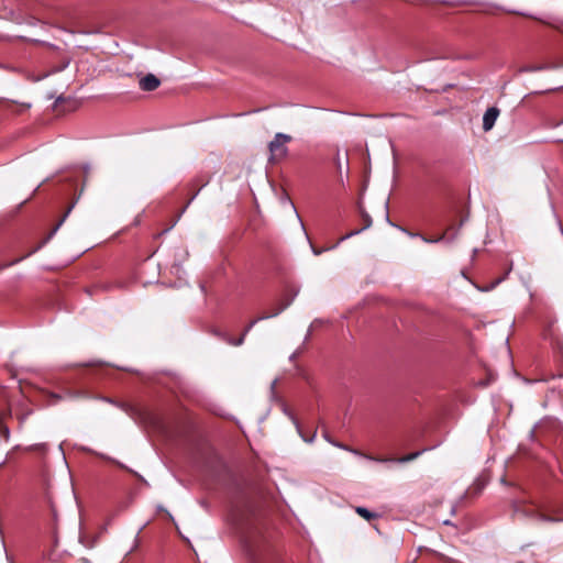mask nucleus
Returning <instances> with one entry per match:
<instances>
[{"label": "nucleus", "instance_id": "obj_1", "mask_svg": "<svg viewBox=\"0 0 563 563\" xmlns=\"http://www.w3.org/2000/svg\"><path fill=\"white\" fill-rule=\"evenodd\" d=\"M292 137L289 134L276 133L273 140L268 143L271 164H277L285 159L288 155L287 144L291 142Z\"/></svg>", "mask_w": 563, "mask_h": 563}, {"label": "nucleus", "instance_id": "obj_2", "mask_svg": "<svg viewBox=\"0 0 563 563\" xmlns=\"http://www.w3.org/2000/svg\"><path fill=\"white\" fill-rule=\"evenodd\" d=\"M288 306V303H285V305H282L279 308H277L273 313H269V314H265V316H262L255 320H253L247 327L246 329L244 330L243 334L240 336V338H236V340H230L229 343L232 344V345H235V346H239L241 344H243L244 342V338L246 335V333L261 320H265V319H268V318H272V317H276L278 316L286 307Z\"/></svg>", "mask_w": 563, "mask_h": 563}, {"label": "nucleus", "instance_id": "obj_3", "mask_svg": "<svg viewBox=\"0 0 563 563\" xmlns=\"http://www.w3.org/2000/svg\"><path fill=\"white\" fill-rule=\"evenodd\" d=\"M517 512L522 515L523 517L536 518L538 520L545 521V522H555V521H560L561 520L559 518H554V517L544 515V514H542V512H540L538 510L530 509V508H527V507L518 508Z\"/></svg>", "mask_w": 563, "mask_h": 563}, {"label": "nucleus", "instance_id": "obj_4", "mask_svg": "<svg viewBox=\"0 0 563 563\" xmlns=\"http://www.w3.org/2000/svg\"><path fill=\"white\" fill-rule=\"evenodd\" d=\"M499 115V109L496 107L488 108L483 115V129L489 131L495 125V122Z\"/></svg>", "mask_w": 563, "mask_h": 563}, {"label": "nucleus", "instance_id": "obj_5", "mask_svg": "<svg viewBox=\"0 0 563 563\" xmlns=\"http://www.w3.org/2000/svg\"><path fill=\"white\" fill-rule=\"evenodd\" d=\"M159 84L161 81L155 75L147 74L140 80V88L144 91H153L158 88Z\"/></svg>", "mask_w": 563, "mask_h": 563}, {"label": "nucleus", "instance_id": "obj_6", "mask_svg": "<svg viewBox=\"0 0 563 563\" xmlns=\"http://www.w3.org/2000/svg\"><path fill=\"white\" fill-rule=\"evenodd\" d=\"M78 201V198L68 207V209L66 210L65 214L63 216V218L57 222V224L53 228V230L49 232V234L47 235V238L33 251H37L38 249H41L44 244H46L55 234L56 232L59 230V228L63 225V223L65 222L66 218L69 216V213L71 212L73 208L75 207L76 202Z\"/></svg>", "mask_w": 563, "mask_h": 563}, {"label": "nucleus", "instance_id": "obj_7", "mask_svg": "<svg viewBox=\"0 0 563 563\" xmlns=\"http://www.w3.org/2000/svg\"><path fill=\"white\" fill-rule=\"evenodd\" d=\"M558 67H563V62L552 65V66H545V65L526 66V67H522L520 69V71L521 73H530V71H538V70H543V69H548V68H558Z\"/></svg>", "mask_w": 563, "mask_h": 563}, {"label": "nucleus", "instance_id": "obj_8", "mask_svg": "<svg viewBox=\"0 0 563 563\" xmlns=\"http://www.w3.org/2000/svg\"><path fill=\"white\" fill-rule=\"evenodd\" d=\"M356 514H358L361 517H363L366 520H371L377 517L376 514L371 512L368 509L364 507H356L355 508Z\"/></svg>", "mask_w": 563, "mask_h": 563}, {"label": "nucleus", "instance_id": "obj_9", "mask_svg": "<svg viewBox=\"0 0 563 563\" xmlns=\"http://www.w3.org/2000/svg\"><path fill=\"white\" fill-rule=\"evenodd\" d=\"M422 452L421 451H418V452H413V453H410L406 456H402L400 459L397 460V462L399 463H407V462H410V461H413L416 460Z\"/></svg>", "mask_w": 563, "mask_h": 563}, {"label": "nucleus", "instance_id": "obj_10", "mask_svg": "<svg viewBox=\"0 0 563 563\" xmlns=\"http://www.w3.org/2000/svg\"><path fill=\"white\" fill-rule=\"evenodd\" d=\"M505 279V276L504 277H500L498 279H496L494 283H492L489 286L483 288V290L485 291H488V290H492L493 288H495L499 283H501L503 280Z\"/></svg>", "mask_w": 563, "mask_h": 563}, {"label": "nucleus", "instance_id": "obj_11", "mask_svg": "<svg viewBox=\"0 0 563 563\" xmlns=\"http://www.w3.org/2000/svg\"><path fill=\"white\" fill-rule=\"evenodd\" d=\"M330 443L333 444L334 446L340 448V449H343V450H346V451H350V452H353V453H357L355 450L349 449L347 446L343 445L342 443H338V442H334V441H330Z\"/></svg>", "mask_w": 563, "mask_h": 563}, {"label": "nucleus", "instance_id": "obj_12", "mask_svg": "<svg viewBox=\"0 0 563 563\" xmlns=\"http://www.w3.org/2000/svg\"><path fill=\"white\" fill-rule=\"evenodd\" d=\"M2 432H3L5 440H8L9 439V429L7 427H3Z\"/></svg>", "mask_w": 563, "mask_h": 563}, {"label": "nucleus", "instance_id": "obj_13", "mask_svg": "<svg viewBox=\"0 0 563 563\" xmlns=\"http://www.w3.org/2000/svg\"><path fill=\"white\" fill-rule=\"evenodd\" d=\"M335 163H336L338 169H341V161H340L339 155L336 156Z\"/></svg>", "mask_w": 563, "mask_h": 563}, {"label": "nucleus", "instance_id": "obj_14", "mask_svg": "<svg viewBox=\"0 0 563 563\" xmlns=\"http://www.w3.org/2000/svg\"><path fill=\"white\" fill-rule=\"evenodd\" d=\"M67 66H68V62L64 63L63 66L58 67L56 70L60 71V70H63Z\"/></svg>", "mask_w": 563, "mask_h": 563}, {"label": "nucleus", "instance_id": "obj_15", "mask_svg": "<svg viewBox=\"0 0 563 563\" xmlns=\"http://www.w3.org/2000/svg\"><path fill=\"white\" fill-rule=\"evenodd\" d=\"M442 239H443V236H441V238H440V239H438V240H428V239H424V241H426V242H428V243H433V242H438V241H440V240H442Z\"/></svg>", "mask_w": 563, "mask_h": 563}, {"label": "nucleus", "instance_id": "obj_16", "mask_svg": "<svg viewBox=\"0 0 563 563\" xmlns=\"http://www.w3.org/2000/svg\"><path fill=\"white\" fill-rule=\"evenodd\" d=\"M323 437H324V439H325L328 442L332 441V440L330 439V437H328V434H327V433H324V434H323Z\"/></svg>", "mask_w": 563, "mask_h": 563}, {"label": "nucleus", "instance_id": "obj_17", "mask_svg": "<svg viewBox=\"0 0 563 563\" xmlns=\"http://www.w3.org/2000/svg\"><path fill=\"white\" fill-rule=\"evenodd\" d=\"M313 438H314V434H313V435H312V438H310V439H305V441H307V442H312V441H313Z\"/></svg>", "mask_w": 563, "mask_h": 563}, {"label": "nucleus", "instance_id": "obj_18", "mask_svg": "<svg viewBox=\"0 0 563 563\" xmlns=\"http://www.w3.org/2000/svg\"><path fill=\"white\" fill-rule=\"evenodd\" d=\"M353 234H354V232L349 233V234L346 235V238H347V236H352ZM344 239H345V236H344L342 240H344Z\"/></svg>", "mask_w": 563, "mask_h": 563}, {"label": "nucleus", "instance_id": "obj_19", "mask_svg": "<svg viewBox=\"0 0 563 563\" xmlns=\"http://www.w3.org/2000/svg\"><path fill=\"white\" fill-rule=\"evenodd\" d=\"M313 253L318 255V254H320V251L313 250Z\"/></svg>", "mask_w": 563, "mask_h": 563}, {"label": "nucleus", "instance_id": "obj_20", "mask_svg": "<svg viewBox=\"0 0 563 563\" xmlns=\"http://www.w3.org/2000/svg\"><path fill=\"white\" fill-rule=\"evenodd\" d=\"M560 231H561V233H562V235H563V229H562L561 227H560Z\"/></svg>", "mask_w": 563, "mask_h": 563}]
</instances>
